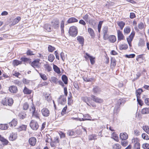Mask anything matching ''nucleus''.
Masks as SVG:
<instances>
[{"label":"nucleus","instance_id":"obj_56","mask_svg":"<svg viewBox=\"0 0 149 149\" xmlns=\"http://www.w3.org/2000/svg\"><path fill=\"white\" fill-rule=\"evenodd\" d=\"M113 148L114 149H120L121 146L120 144H116L113 146Z\"/></svg>","mask_w":149,"mask_h":149},{"label":"nucleus","instance_id":"obj_5","mask_svg":"<svg viewBox=\"0 0 149 149\" xmlns=\"http://www.w3.org/2000/svg\"><path fill=\"white\" fill-rule=\"evenodd\" d=\"M58 102L59 104L62 105H64L66 102L65 97L64 95H62L60 96L58 99Z\"/></svg>","mask_w":149,"mask_h":149},{"label":"nucleus","instance_id":"obj_55","mask_svg":"<svg viewBox=\"0 0 149 149\" xmlns=\"http://www.w3.org/2000/svg\"><path fill=\"white\" fill-rule=\"evenodd\" d=\"M75 133L72 130H68L67 132V134L69 136H72L74 135Z\"/></svg>","mask_w":149,"mask_h":149},{"label":"nucleus","instance_id":"obj_60","mask_svg":"<svg viewBox=\"0 0 149 149\" xmlns=\"http://www.w3.org/2000/svg\"><path fill=\"white\" fill-rule=\"evenodd\" d=\"M142 147L144 149H149V144L147 143L143 144Z\"/></svg>","mask_w":149,"mask_h":149},{"label":"nucleus","instance_id":"obj_25","mask_svg":"<svg viewBox=\"0 0 149 149\" xmlns=\"http://www.w3.org/2000/svg\"><path fill=\"white\" fill-rule=\"evenodd\" d=\"M109 41L112 43L114 42L116 40V38L115 36L111 35L108 37Z\"/></svg>","mask_w":149,"mask_h":149},{"label":"nucleus","instance_id":"obj_43","mask_svg":"<svg viewBox=\"0 0 149 149\" xmlns=\"http://www.w3.org/2000/svg\"><path fill=\"white\" fill-rule=\"evenodd\" d=\"M143 130L148 134H149V127L148 126H144L143 127Z\"/></svg>","mask_w":149,"mask_h":149},{"label":"nucleus","instance_id":"obj_24","mask_svg":"<svg viewBox=\"0 0 149 149\" xmlns=\"http://www.w3.org/2000/svg\"><path fill=\"white\" fill-rule=\"evenodd\" d=\"M81 99L82 100H83L85 102H86L87 105H89L88 102L90 103L91 100L90 97H82Z\"/></svg>","mask_w":149,"mask_h":149},{"label":"nucleus","instance_id":"obj_50","mask_svg":"<svg viewBox=\"0 0 149 149\" xmlns=\"http://www.w3.org/2000/svg\"><path fill=\"white\" fill-rule=\"evenodd\" d=\"M103 22L102 21H100L98 25V30L99 33H100L101 31V29L102 27V24Z\"/></svg>","mask_w":149,"mask_h":149},{"label":"nucleus","instance_id":"obj_38","mask_svg":"<svg viewBox=\"0 0 149 149\" xmlns=\"http://www.w3.org/2000/svg\"><path fill=\"white\" fill-rule=\"evenodd\" d=\"M44 28L48 32L51 31L50 26L48 24H46L44 25Z\"/></svg>","mask_w":149,"mask_h":149},{"label":"nucleus","instance_id":"obj_51","mask_svg":"<svg viewBox=\"0 0 149 149\" xmlns=\"http://www.w3.org/2000/svg\"><path fill=\"white\" fill-rule=\"evenodd\" d=\"M120 106L119 105L116 104L114 109V111L118 112L120 110Z\"/></svg>","mask_w":149,"mask_h":149},{"label":"nucleus","instance_id":"obj_17","mask_svg":"<svg viewBox=\"0 0 149 149\" xmlns=\"http://www.w3.org/2000/svg\"><path fill=\"white\" fill-rule=\"evenodd\" d=\"M88 31L90 34L92 38H94L95 36V34L93 30L90 28H89L88 29Z\"/></svg>","mask_w":149,"mask_h":149},{"label":"nucleus","instance_id":"obj_42","mask_svg":"<svg viewBox=\"0 0 149 149\" xmlns=\"http://www.w3.org/2000/svg\"><path fill=\"white\" fill-rule=\"evenodd\" d=\"M93 91L95 93H98L100 91V90L98 87H95L93 89Z\"/></svg>","mask_w":149,"mask_h":149},{"label":"nucleus","instance_id":"obj_61","mask_svg":"<svg viewBox=\"0 0 149 149\" xmlns=\"http://www.w3.org/2000/svg\"><path fill=\"white\" fill-rule=\"evenodd\" d=\"M113 134H114L113 137H112V138L114 140L118 141V137L116 136V134L115 133H113Z\"/></svg>","mask_w":149,"mask_h":149},{"label":"nucleus","instance_id":"obj_6","mask_svg":"<svg viewBox=\"0 0 149 149\" xmlns=\"http://www.w3.org/2000/svg\"><path fill=\"white\" fill-rule=\"evenodd\" d=\"M92 100L95 102L99 103H102L103 102L102 99L97 97L94 95H92L91 96Z\"/></svg>","mask_w":149,"mask_h":149},{"label":"nucleus","instance_id":"obj_32","mask_svg":"<svg viewBox=\"0 0 149 149\" xmlns=\"http://www.w3.org/2000/svg\"><path fill=\"white\" fill-rule=\"evenodd\" d=\"M62 79L65 84H68V79L65 75H63L61 77Z\"/></svg>","mask_w":149,"mask_h":149},{"label":"nucleus","instance_id":"obj_26","mask_svg":"<svg viewBox=\"0 0 149 149\" xmlns=\"http://www.w3.org/2000/svg\"><path fill=\"white\" fill-rule=\"evenodd\" d=\"M53 68L54 71L58 74H60L61 73V71L59 68L56 65L54 64Z\"/></svg>","mask_w":149,"mask_h":149},{"label":"nucleus","instance_id":"obj_18","mask_svg":"<svg viewBox=\"0 0 149 149\" xmlns=\"http://www.w3.org/2000/svg\"><path fill=\"white\" fill-rule=\"evenodd\" d=\"M17 124V121L15 119H13L9 123L10 126L12 127H15Z\"/></svg>","mask_w":149,"mask_h":149},{"label":"nucleus","instance_id":"obj_3","mask_svg":"<svg viewBox=\"0 0 149 149\" xmlns=\"http://www.w3.org/2000/svg\"><path fill=\"white\" fill-rule=\"evenodd\" d=\"M103 39L104 40H106L108 39V35L107 33L108 31V28L107 26H104L103 29Z\"/></svg>","mask_w":149,"mask_h":149},{"label":"nucleus","instance_id":"obj_27","mask_svg":"<svg viewBox=\"0 0 149 149\" xmlns=\"http://www.w3.org/2000/svg\"><path fill=\"white\" fill-rule=\"evenodd\" d=\"M32 117L36 118L37 119H40V115L38 113L37 111H35L32 113Z\"/></svg>","mask_w":149,"mask_h":149},{"label":"nucleus","instance_id":"obj_21","mask_svg":"<svg viewBox=\"0 0 149 149\" xmlns=\"http://www.w3.org/2000/svg\"><path fill=\"white\" fill-rule=\"evenodd\" d=\"M16 138V135L15 133H13L10 134L9 137V140L11 141L15 140Z\"/></svg>","mask_w":149,"mask_h":149},{"label":"nucleus","instance_id":"obj_16","mask_svg":"<svg viewBox=\"0 0 149 149\" xmlns=\"http://www.w3.org/2000/svg\"><path fill=\"white\" fill-rule=\"evenodd\" d=\"M144 60V58L143 57V54L138 55L136 58V61L139 63L143 62Z\"/></svg>","mask_w":149,"mask_h":149},{"label":"nucleus","instance_id":"obj_19","mask_svg":"<svg viewBox=\"0 0 149 149\" xmlns=\"http://www.w3.org/2000/svg\"><path fill=\"white\" fill-rule=\"evenodd\" d=\"M44 66L45 70L48 72H49L52 70V67L48 63L45 64Z\"/></svg>","mask_w":149,"mask_h":149},{"label":"nucleus","instance_id":"obj_10","mask_svg":"<svg viewBox=\"0 0 149 149\" xmlns=\"http://www.w3.org/2000/svg\"><path fill=\"white\" fill-rule=\"evenodd\" d=\"M117 34L118 41H120L124 39V36L120 31L119 30L117 31Z\"/></svg>","mask_w":149,"mask_h":149},{"label":"nucleus","instance_id":"obj_36","mask_svg":"<svg viewBox=\"0 0 149 149\" xmlns=\"http://www.w3.org/2000/svg\"><path fill=\"white\" fill-rule=\"evenodd\" d=\"M73 100H72V95L71 92H70L69 96L68 97V104H71L72 103Z\"/></svg>","mask_w":149,"mask_h":149},{"label":"nucleus","instance_id":"obj_45","mask_svg":"<svg viewBox=\"0 0 149 149\" xmlns=\"http://www.w3.org/2000/svg\"><path fill=\"white\" fill-rule=\"evenodd\" d=\"M125 102L123 99L121 98L117 101L116 104L120 106V105L122 104H124L125 103Z\"/></svg>","mask_w":149,"mask_h":149},{"label":"nucleus","instance_id":"obj_1","mask_svg":"<svg viewBox=\"0 0 149 149\" xmlns=\"http://www.w3.org/2000/svg\"><path fill=\"white\" fill-rule=\"evenodd\" d=\"M69 33L70 36L73 37L75 36L77 34V28L74 26L70 27L69 29Z\"/></svg>","mask_w":149,"mask_h":149},{"label":"nucleus","instance_id":"obj_62","mask_svg":"<svg viewBox=\"0 0 149 149\" xmlns=\"http://www.w3.org/2000/svg\"><path fill=\"white\" fill-rule=\"evenodd\" d=\"M6 98H4L2 101V103L4 105L7 106V101Z\"/></svg>","mask_w":149,"mask_h":149},{"label":"nucleus","instance_id":"obj_30","mask_svg":"<svg viewBox=\"0 0 149 149\" xmlns=\"http://www.w3.org/2000/svg\"><path fill=\"white\" fill-rule=\"evenodd\" d=\"M117 23L118 25L120 27L121 29L122 30L125 25V23L124 22L121 21L118 22Z\"/></svg>","mask_w":149,"mask_h":149},{"label":"nucleus","instance_id":"obj_23","mask_svg":"<svg viewBox=\"0 0 149 149\" xmlns=\"http://www.w3.org/2000/svg\"><path fill=\"white\" fill-rule=\"evenodd\" d=\"M116 61L114 58H111V66L112 68H114L116 65Z\"/></svg>","mask_w":149,"mask_h":149},{"label":"nucleus","instance_id":"obj_4","mask_svg":"<svg viewBox=\"0 0 149 149\" xmlns=\"http://www.w3.org/2000/svg\"><path fill=\"white\" fill-rule=\"evenodd\" d=\"M134 35V31H132V32L129 37L127 39V42L130 47L132 46L131 42L133 39Z\"/></svg>","mask_w":149,"mask_h":149},{"label":"nucleus","instance_id":"obj_57","mask_svg":"<svg viewBox=\"0 0 149 149\" xmlns=\"http://www.w3.org/2000/svg\"><path fill=\"white\" fill-rule=\"evenodd\" d=\"M48 84V83L47 82L44 81L38 85L39 86L42 87L43 86H46Z\"/></svg>","mask_w":149,"mask_h":149},{"label":"nucleus","instance_id":"obj_37","mask_svg":"<svg viewBox=\"0 0 149 149\" xmlns=\"http://www.w3.org/2000/svg\"><path fill=\"white\" fill-rule=\"evenodd\" d=\"M52 82L56 84L58 82V79L55 77H52L50 79Z\"/></svg>","mask_w":149,"mask_h":149},{"label":"nucleus","instance_id":"obj_15","mask_svg":"<svg viewBox=\"0 0 149 149\" xmlns=\"http://www.w3.org/2000/svg\"><path fill=\"white\" fill-rule=\"evenodd\" d=\"M0 141L3 143V145H7L9 143L8 141L1 135H0Z\"/></svg>","mask_w":149,"mask_h":149},{"label":"nucleus","instance_id":"obj_31","mask_svg":"<svg viewBox=\"0 0 149 149\" xmlns=\"http://www.w3.org/2000/svg\"><path fill=\"white\" fill-rule=\"evenodd\" d=\"M19 118L21 119H24L26 117V114L24 112H21L19 115Z\"/></svg>","mask_w":149,"mask_h":149},{"label":"nucleus","instance_id":"obj_44","mask_svg":"<svg viewBox=\"0 0 149 149\" xmlns=\"http://www.w3.org/2000/svg\"><path fill=\"white\" fill-rule=\"evenodd\" d=\"M21 19V18L19 17H18L16 18L14 20L12 24L13 25L16 24Z\"/></svg>","mask_w":149,"mask_h":149},{"label":"nucleus","instance_id":"obj_39","mask_svg":"<svg viewBox=\"0 0 149 149\" xmlns=\"http://www.w3.org/2000/svg\"><path fill=\"white\" fill-rule=\"evenodd\" d=\"M142 92L143 90L141 88H139L136 90V94L137 98H138L139 97V96Z\"/></svg>","mask_w":149,"mask_h":149},{"label":"nucleus","instance_id":"obj_9","mask_svg":"<svg viewBox=\"0 0 149 149\" xmlns=\"http://www.w3.org/2000/svg\"><path fill=\"white\" fill-rule=\"evenodd\" d=\"M59 22L57 19H54L52 22V25L54 28H57L59 24Z\"/></svg>","mask_w":149,"mask_h":149},{"label":"nucleus","instance_id":"obj_63","mask_svg":"<svg viewBox=\"0 0 149 149\" xmlns=\"http://www.w3.org/2000/svg\"><path fill=\"white\" fill-rule=\"evenodd\" d=\"M134 147L135 149H140V144L137 142L134 144Z\"/></svg>","mask_w":149,"mask_h":149},{"label":"nucleus","instance_id":"obj_47","mask_svg":"<svg viewBox=\"0 0 149 149\" xmlns=\"http://www.w3.org/2000/svg\"><path fill=\"white\" fill-rule=\"evenodd\" d=\"M130 31V29L129 27L125 28L124 29V33L128 34Z\"/></svg>","mask_w":149,"mask_h":149},{"label":"nucleus","instance_id":"obj_14","mask_svg":"<svg viewBox=\"0 0 149 149\" xmlns=\"http://www.w3.org/2000/svg\"><path fill=\"white\" fill-rule=\"evenodd\" d=\"M9 90L10 92L13 93H16L17 91V87L13 86H10L9 88Z\"/></svg>","mask_w":149,"mask_h":149},{"label":"nucleus","instance_id":"obj_11","mask_svg":"<svg viewBox=\"0 0 149 149\" xmlns=\"http://www.w3.org/2000/svg\"><path fill=\"white\" fill-rule=\"evenodd\" d=\"M120 137L122 140H125L127 139L128 136L126 133L124 132L120 134Z\"/></svg>","mask_w":149,"mask_h":149},{"label":"nucleus","instance_id":"obj_12","mask_svg":"<svg viewBox=\"0 0 149 149\" xmlns=\"http://www.w3.org/2000/svg\"><path fill=\"white\" fill-rule=\"evenodd\" d=\"M21 61L24 62L25 63H30L31 62V59L24 57H22L20 58Z\"/></svg>","mask_w":149,"mask_h":149},{"label":"nucleus","instance_id":"obj_52","mask_svg":"<svg viewBox=\"0 0 149 149\" xmlns=\"http://www.w3.org/2000/svg\"><path fill=\"white\" fill-rule=\"evenodd\" d=\"M40 75L41 78L44 80H46L47 79L46 76L44 74L40 73Z\"/></svg>","mask_w":149,"mask_h":149},{"label":"nucleus","instance_id":"obj_41","mask_svg":"<svg viewBox=\"0 0 149 149\" xmlns=\"http://www.w3.org/2000/svg\"><path fill=\"white\" fill-rule=\"evenodd\" d=\"M22 64V61L18 60H14L13 62V64L14 65L17 66L19 64Z\"/></svg>","mask_w":149,"mask_h":149},{"label":"nucleus","instance_id":"obj_49","mask_svg":"<svg viewBox=\"0 0 149 149\" xmlns=\"http://www.w3.org/2000/svg\"><path fill=\"white\" fill-rule=\"evenodd\" d=\"M52 141V139L50 136L48 135H46L45 141L47 143L51 142Z\"/></svg>","mask_w":149,"mask_h":149},{"label":"nucleus","instance_id":"obj_58","mask_svg":"<svg viewBox=\"0 0 149 149\" xmlns=\"http://www.w3.org/2000/svg\"><path fill=\"white\" fill-rule=\"evenodd\" d=\"M45 100L49 102L51 101L52 99L51 97L49 95H46L45 96Z\"/></svg>","mask_w":149,"mask_h":149},{"label":"nucleus","instance_id":"obj_48","mask_svg":"<svg viewBox=\"0 0 149 149\" xmlns=\"http://www.w3.org/2000/svg\"><path fill=\"white\" fill-rule=\"evenodd\" d=\"M48 51L49 52H52L55 49L54 47L52 46L51 45H49L48 48Z\"/></svg>","mask_w":149,"mask_h":149},{"label":"nucleus","instance_id":"obj_33","mask_svg":"<svg viewBox=\"0 0 149 149\" xmlns=\"http://www.w3.org/2000/svg\"><path fill=\"white\" fill-rule=\"evenodd\" d=\"M23 92L25 94H30L31 93V90L25 87L23 90Z\"/></svg>","mask_w":149,"mask_h":149},{"label":"nucleus","instance_id":"obj_29","mask_svg":"<svg viewBox=\"0 0 149 149\" xmlns=\"http://www.w3.org/2000/svg\"><path fill=\"white\" fill-rule=\"evenodd\" d=\"M8 125L7 124H0V129L2 130H7L8 127Z\"/></svg>","mask_w":149,"mask_h":149},{"label":"nucleus","instance_id":"obj_13","mask_svg":"<svg viewBox=\"0 0 149 149\" xmlns=\"http://www.w3.org/2000/svg\"><path fill=\"white\" fill-rule=\"evenodd\" d=\"M39 61L38 60H35L33 61L31 63V65L34 68H38Z\"/></svg>","mask_w":149,"mask_h":149},{"label":"nucleus","instance_id":"obj_40","mask_svg":"<svg viewBox=\"0 0 149 149\" xmlns=\"http://www.w3.org/2000/svg\"><path fill=\"white\" fill-rule=\"evenodd\" d=\"M83 19L87 22H90V19L88 14H86L83 17Z\"/></svg>","mask_w":149,"mask_h":149},{"label":"nucleus","instance_id":"obj_59","mask_svg":"<svg viewBox=\"0 0 149 149\" xmlns=\"http://www.w3.org/2000/svg\"><path fill=\"white\" fill-rule=\"evenodd\" d=\"M54 141L55 143L56 144L58 145V143L59 142V138L57 136L54 137Z\"/></svg>","mask_w":149,"mask_h":149},{"label":"nucleus","instance_id":"obj_7","mask_svg":"<svg viewBox=\"0 0 149 149\" xmlns=\"http://www.w3.org/2000/svg\"><path fill=\"white\" fill-rule=\"evenodd\" d=\"M41 113L42 115L45 117L48 116L50 114V112L48 109L43 108L41 110Z\"/></svg>","mask_w":149,"mask_h":149},{"label":"nucleus","instance_id":"obj_54","mask_svg":"<svg viewBox=\"0 0 149 149\" xmlns=\"http://www.w3.org/2000/svg\"><path fill=\"white\" fill-rule=\"evenodd\" d=\"M29 105L27 103H24L23 105V109L24 110H26L29 108Z\"/></svg>","mask_w":149,"mask_h":149},{"label":"nucleus","instance_id":"obj_35","mask_svg":"<svg viewBox=\"0 0 149 149\" xmlns=\"http://www.w3.org/2000/svg\"><path fill=\"white\" fill-rule=\"evenodd\" d=\"M128 45L126 44L121 45L119 46V49L120 50H125L128 48Z\"/></svg>","mask_w":149,"mask_h":149},{"label":"nucleus","instance_id":"obj_22","mask_svg":"<svg viewBox=\"0 0 149 149\" xmlns=\"http://www.w3.org/2000/svg\"><path fill=\"white\" fill-rule=\"evenodd\" d=\"M78 21L77 19L76 18L72 17L70 18L67 21V22L68 23H70L73 22H77Z\"/></svg>","mask_w":149,"mask_h":149},{"label":"nucleus","instance_id":"obj_20","mask_svg":"<svg viewBox=\"0 0 149 149\" xmlns=\"http://www.w3.org/2000/svg\"><path fill=\"white\" fill-rule=\"evenodd\" d=\"M77 40L82 46H83L84 43V39L83 37L79 36L77 37Z\"/></svg>","mask_w":149,"mask_h":149},{"label":"nucleus","instance_id":"obj_34","mask_svg":"<svg viewBox=\"0 0 149 149\" xmlns=\"http://www.w3.org/2000/svg\"><path fill=\"white\" fill-rule=\"evenodd\" d=\"M55 59V57L52 54H50L48 56V60L51 62H53Z\"/></svg>","mask_w":149,"mask_h":149},{"label":"nucleus","instance_id":"obj_28","mask_svg":"<svg viewBox=\"0 0 149 149\" xmlns=\"http://www.w3.org/2000/svg\"><path fill=\"white\" fill-rule=\"evenodd\" d=\"M141 113L142 114H148L149 113V108H145L142 109Z\"/></svg>","mask_w":149,"mask_h":149},{"label":"nucleus","instance_id":"obj_2","mask_svg":"<svg viewBox=\"0 0 149 149\" xmlns=\"http://www.w3.org/2000/svg\"><path fill=\"white\" fill-rule=\"evenodd\" d=\"M30 126L32 129L35 130H37L39 127L38 123L34 120H31L30 123Z\"/></svg>","mask_w":149,"mask_h":149},{"label":"nucleus","instance_id":"obj_8","mask_svg":"<svg viewBox=\"0 0 149 149\" xmlns=\"http://www.w3.org/2000/svg\"><path fill=\"white\" fill-rule=\"evenodd\" d=\"M29 144L32 146L35 145L36 142V138L34 137H31L29 140Z\"/></svg>","mask_w":149,"mask_h":149},{"label":"nucleus","instance_id":"obj_64","mask_svg":"<svg viewBox=\"0 0 149 149\" xmlns=\"http://www.w3.org/2000/svg\"><path fill=\"white\" fill-rule=\"evenodd\" d=\"M138 26L140 29H143L144 27V24L142 22H141L138 24Z\"/></svg>","mask_w":149,"mask_h":149},{"label":"nucleus","instance_id":"obj_46","mask_svg":"<svg viewBox=\"0 0 149 149\" xmlns=\"http://www.w3.org/2000/svg\"><path fill=\"white\" fill-rule=\"evenodd\" d=\"M7 105L11 106L13 103V100L12 98H10L7 100Z\"/></svg>","mask_w":149,"mask_h":149},{"label":"nucleus","instance_id":"obj_53","mask_svg":"<svg viewBox=\"0 0 149 149\" xmlns=\"http://www.w3.org/2000/svg\"><path fill=\"white\" fill-rule=\"evenodd\" d=\"M122 140L121 142L122 145L124 147L126 146L128 144V142L125 140Z\"/></svg>","mask_w":149,"mask_h":149}]
</instances>
